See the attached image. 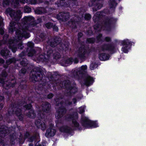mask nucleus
<instances>
[{"mask_svg":"<svg viewBox=\"0 0 146 146\" xmlns=\"http://www.w3.org/2000/svg\"><path fill=\"white\" fill-rule=\"evenodd\" d=\"M30 30L29 28H26L25 29H21L19 28L16 31L15 38L14 40H11L9 41V45L10 48H11L12 51L15 52L17 50V48L15 47L14 44L16 42H18L17 45L18 48L22 49L23 48V46L21 41L19 42V40H21L23 38H27L30 37L29 34L27 33L26 30Z\"/></svg>","mask_w":146,"mask_h":146,"instance_id":"obj_1","label":"nucleus"},{"mask_svg":"<svg viewBox=\"0 0 146 146\" xmlns=\"http://www.w3.org/2000/svg\"><path fill=\"white\" fill-rule=\"evenodd\" d=\"M82 120L83 125L86 127L96 128L98 127L96 121H90L85 117H82Z\"/></svg>","mask_w":146,"mask_h":146,"instance_id":"obj_2","label":"nucleus"},{"mask_svg":"<svg viewBox=\"0 0 146 146\" xmlns=\"http://www.w3.org/2000/svg\"><path fill=\"white\" fill-rule=\"evenodd\" d=\"M6 12L7 14H9L12 19H15L16 20L19 19L21 17V13L19 10L15 12L10 8H8L7 9Z\"/></svg>","mask_w":146,"mask_h":146,"instance_id":"obj_3","label":"nucleus"},{"mask_svg":"<svg viewBox=\"0 0 146 146\" xmlns=\"http://www.w3.org/2000/svg\"><path fill=\"white\" fill-rule=\"evenodd\" d=\"M121 43L123 46L122 48V51L124 53H127L129 48V46L131 45V42L128 40L126 39L122 41Z\"/></svg>","mask_w":146,"mask_h":146,"instance_id":"obj_4","label":"nucleus"},{"mask_svg":"<svg viewBox=\"0 0 146 146\" xmlns=\"http://www.w3.org/2000/svg\"><path fill=\"white\" fill-rule=\"evenodd\" d=\"M69 17V14L68 13L61 12L57 16L58 20H62V21L66 20Z\"/></svg>","mask_w":146,"mask_h":146,"instance_id":"obj_5","label":"nucleus"},{"mask_svg":"<svg viewBox=\"0 0 146 146\" xmlns=\"http://www.w3.org/2000/svg\"><path fill=\"white\" fill-rule=\"evenodd\" d=\"M55 129L51 127L47 129L45 133V135L48 137L53 136L55 135Z\"/></svg>","mask_w":146,"mask_h":146,"instance_id":"obj_6","label":"nucleus"},{"mask_svg":"<svg viewBox=\"0 0 146 146\" xmlns=\"http://www.w3.org/2000/svg\"><path fill=\"white\" fill-rule=\"evenodd\" d=\"M35 124L38 127L41 128L43 130H44L46 128V125L44 122L42 121L39 120L35 122Z\"/></svg>","mask_w":146,"mask_h":146,"instance_id":"obj_7","label":"nucleus"},{"mask_svg":"<svg viewBox=\"0 0 146 146\" xmlns=\"http://www.w3.org/2000/svg\"><path fill=\"white\" fill-rule=\"evenodd\" d=\"M89 54V52L84 49L79 52L78 56L80 58H84L87 56Z\"/></svg>","mask_w":146,"mask_h":146,"instance_id":"obj_8","label":"nucleus"},{"mask_svg":"<svg viewBox=\"0 0 146 146\" xmlns=\"http://www.w3.org/2000/svg\"><path fill=\"white\" fill-rule=\"evenodd\" d=\"M109 56L108 54L102 53L100 54L99 55V58L100 60L102 61H105L109 59Z\"/></svg>","mask_w":146,"mask_h":146,"instance_id":"obj_9","label":"nucleus"},{"mask_svg":"<svg viewBox=\"0 0 146 146\" xmlns=\"http://www.w3.org/2000/svg\"><path fill=\"white\" fill-rule=\"evenodd\" d=\"M33 21V18L32 17H25L23 19V24H25L26 23L30 21Z\"/></svg>","mask_w":146,"mask_h":146,"instance_id":"obj_10","label":"nucleus"},{"mask_svg":"<svg viewBox=\"0 0 146 146\" xmlns=\"http://www.w3.org/2000/svg\"><path fill=\"white\" fill-rule=\"evenodd\" d=\"M94 82L93 78L90 77H88L86 79L85 84L87 86H89L91 84Z\"/></svg>","mask_w":146,"mask_h":146,"instance_id":"obj_11","label":"nucleus"},{"mask_svg":"<svg viewBox=\"0 0 146 146\" xmlns=\"http://www.w3.org/2000/svg\"><path fill=\"white\" fill-rule=\"evenodd\" d=\"M87 67L86 65L82 66L80 68H78V71L77 73V74L82 73L84 72L87 69Z\"/></svg>","mask_w":146,"mask_h":146,"instance_id":"obj_12","label":"nucleus"},{"mask_svg":"<svg viewBox=\"0 0 146 146\" xmlns=\"http://www.w3.org/2000/svg\"><path fill=\"white\" fill-rule=\"evenodd\" d=\"M3 25V19L2 17L0 16V34L2 35L3 34L4 31L2 27Z\"/></svg>","mask_w":146,"mask_h":146,"instance_id":"obj_13","label":"nucleus"},{"mask_svg":"<svg viewBox=\"0 0 146 146\" xmlns=\"http://www.w3.org/2000/svg\"><path fill=\"white\" fill-rule=\"evenodd\" d=\"M15 23H13L12 22L10 23L9 27V31L10 32H13V29H15Z\"/></svg>","mask_w":146,"mask_h":146,"instance_id":"obj_14","label":"nucleus"},{"mask_svg":"<svg viewBox=\"0 0 146 146\" xmlns=\"http://www.w3.org/2000/svg\"><path fill=\"white\" fill-rule=\"evenodd\" d=\"M29 113L27 115L29 117L31 118H34L35 116V114L34 113V111L32 110H31L29 111Z\"/></svg>","mask_w":146,"mask_h":146,"instance_id":"obj_15","label":"nucleus"},{"mask_svg":"<svg viewBox=\"0 0 146 146\" xmlns=\"http://www.w3.org/2000/svg\"><path fill=\"white\" fill-rule=\"evenodd\" d=\"M44 106V111H47L49 109L50 107V105L48 103H46Z\"/></svg>","mask_w":146,"mask_h":146,"instance_id":"obj_16","label":"nucleus"},{"mask_svg":"<svg viewBox=\"0 0 146 146\" xmlns=\"http://www.w3.org/2000/svg\"><path fill=\"white\" fill-rule=\"evenodd\" d=\"M19 1L23 3H25L27 2V0H13V2L17 4L19 3Z\"/></svg>","mask_w":146,"mask_h":146,"instance_id":"obj_17","label":"nucleus"},{"mask_svg":"<svg viewBox=\"0 0 146 146\" xmlns=\"http://www.w3.org/2000/svg\"><path fill=\"white\" fill-rule=\"evenodd\" d=\"M8 50H6L5 51L4 50H2L1 52V54L3 56H7L9 54H8Z\"/></svg>","mask_w":146,"mask_h":146,"instance_id":"obj_18","label":"nucleus"},{"mask_svg":"<svg viewBox=\"0 0 146 146\" xmlns=\"http://www.w3.org/2000/svg\"><path fill=\"white\" fill-rule=\"evenodd\" d=\"M97 65L95 63H92L90 65V69L91 70H93L97 67Z\"/></svg>","mask_w":146,"mask_h":146,"instance_id":"obj_19","label":"nucleus"},{"mask_svg":"<svg viewBox=\"0 0 146 146\" xmlns=\"http://www.w3.org/2000/svg\"><path fill=\"white\" fill-rule=\"evenodd\" d=\"M70 93H75L77 91V89L75 87L69 89Z\"/></svg>","mask_w":146,"mask_h":146,"instance_id":"obj_20","label":"nucleus"},{"mask_svg":"<svg viewBox=\"0 0 146 146\" xmlns=\"http://www.w3.org/2000/svg\"><path fill=\"white\" fill-rule=\"evenodd\" d=\"M72 125L74 127H78L79 125L78 123L75 119H73V120Z\"/></svg>","mask_w":146,"mask_h":146,"instance_id":"obj_21","label":"nucleus"},{"mask_svg":"<svg viewBox=\"0 0 146 146\" xmlns=\"http://www.w3.org/2000/svg\"><path fill=\"white\" fill-rule=\"evenodd\" d=\"M24 11L25 13H29L31 11V9L28 7H25L24 8Z\"/></svg>","mask_w":146,"mask_h":146,"instance_id":"obj_22","label":"nucleus"},{"mask_svg":"<svg viewBox=\"0 0 146 146\" xmlns=\"http://www.w3.org/2000/svg\"><path fill=\"white\" fill-rule=\"evenodd\" d=\"M60 0V3H57V5H58V6H60V5H62V6H64L65 7V5H64L65 3H64V1L63 0Z\"/></svg>","mask_w":146,"mask_h":146,"instance_id":"obj_23","label":"nucleus"},{"mask_svg":"<svg viewBox=\"0 0 146 146\" xmlns=\"http://www.w3.org/2000/svg\"><path fill=\"white\" fill-rule=\"evenodd\" d=\"M84 106L81 107L79 108V111H78L79 113H82L83 112H84Z\"/></svg>","mask_w":146,"mask_h":146,"instance_id":"obj_24","label":"nucleus"},{"mask_svg":"<svg viewBox=\"0 0 146 146\" xmlns=\"http://www.w3.org/2000/svg\"><path fill=\"white\" fill-rule=\"evenodd\" d=\"M110 4L111 5H113V7L116 6L117 5L115 0H110Z\"/></svg>","mask_w":146,"mask_h":146,"instance_id":"obj_25","label":"nucleus"},{"mask_svg":"<svg viewBox=\"0 0 146 146\" xmlns=\"http://www.w3.org/2000/svg\"><path fill=\"white\" fill-rule=\"evenodd\" d=\"M66 128L65 127H63L60 129V131L61 132H67V130H66Z\"/></svg>","mask_w":146,"mask_h":146,"instance_id":"obj_26","label":"nucleus"},{"mask_svg":"<svg viewBox=\"0 0 146 146\" xmlns=\"http://www.w3.org/2000/svg\"><path fill=\"white\" fill-rule=\"evenodd\" d=\"M91 18V15L88 14H85V18L87 19V20H89Z\"/></svg>","mask_w":146,"mask_h":146,"instance_id":"obj_27","label":"nucleus"},{"mask_svg":"<svg viewBox=\"0 0 146 146\" xmlns=\"http://www.w3.org/2000/svg\"><path fill=\"white\" fill-rule=\"evenodd\" d=\"M21 110L20 109H18L17 111H15V113L17 115V116H19L21 115Z\"/></svg>","mask_w":146,"mask_h":146,"instance_id":"obj_28","label":"nucleus"},{"mask_svg":"<svg viewBox=\"0 0 146 146\" xmlns=\"http://www.w3.org/2000/svg\"><path fill=\"white\" fill-rule=\"evenodd\" d=\"M45 26L47 28H51L52 26V23H46L45 25Z\"/></svg>","mask_w":146,"mask_h":146,"instance_id":"obj_29","label":"nucleus"},{"mask_svg":"<svg viewBox=\"0 0 146 146\" xmlns=\"http://www.w3.org/2000/svg\"><path fill=\"white\" fill-rule=\"evenodd\" d=\"M35 52V51L33 50H32V51L28 53V55L29 56H32Z\"/></svg>","mask_w":146,"mask_h":146,"instance_id":"obj_30","label":"nucleus"},{"mask_svg":"<svg viewBox=\"0 0 146 146\" xmlns=\"http://www.w3.org/2000/svg\"><path fill=\"white\" fill-rule=\"evenodd\" d=\"M15 60V59L14 58L11 59L9 60H8L7 61V63L8 64L9 63H11V62H14Z\"/></svg>","mask_w":146,"mask_h":146,"instance_id":"obj_31","label":"nucleus"},{"mask_svg":"<svg viewBox=\"0 0 146 146\" xmlns=\"http://www.w3.org/2000/svg\"><path fill=\"white\" fill-rule=\"evenodd\" d=\"M33 43L31 42H29L28 43V46L29 47H32L33 46Z\"/></svg>","mask_w":146,"mask_h":146,"instance_id":"obj_32","label":"nucleus"},{"mask_svg":"<svg viewBox=\"0 0 146 146\" xmlns=\"http://www.w3.org/2000/svg\"><path fill=\"white\" fill-rule=\"evenodd\" d=\"M25 108L27 109H30L31 108V104H29L26 106Z\"/></svg>","mask_w":146,"mask_h":146,"instance_id":"obj_33","label":"nucleus"},{"mask_svg":"<svg viewBox=\"0 0 146 146\" xmlns=\"http://www.w3.org/2000/svg\"><path fill=\"white\" fill-rule=\"evenodd\" d=\"M60 112L58 113L57 112L56 114H55V116L56 118H58L61 117V116L60 115H59L60 113Z\"/></svg>","mask_w":146,"mask_h":146,"instance_id":"obj_34","label":"nucleus"},{"mask_svg":"<svg viewBox=\"0 0 146 146\" xmlns=\"http://www.w3.org/2000/svg\"><path fill=\"white\" fill-rule=\"evenodd\" d=\"M10 1V0H5V1H4V3L6 5H8L9 4V2Z\"/></svg>","mask_w":146,"mask_h":146,"instance_id":"obj_35","label":"nucleus"},{"mask_svg":"<svg viewBox=\"0 0 146 146\" xmlns=\"http://www.w3.org/2000/svg\"><path fill=\"white\" fill-rule=\"evenodd\" d=\"M87 40L88 42L90 43H92L94 42V40L92 38H88Z\"/></svg>","mask_w":146,"mask_h":146,"instance_id":"obj_36","label":"nucleus"},{"mask_svg":"<svg viewBox=\"0 0 146 146\" xmlns=\"http://www.w3.org/2000/svg\"><path fill=\"white\" fill-rule=\"evenodd\" d=\"M4 144L2 140L0 139V146H4Z\"/></svg>","mask_w":146,"mask_h":146,"instance_id":"obj_37","label":"nucleus"},{"mask_svg":"<svg viewBox=\"0 0 146 146\" xmlns=\"http://www.w3.org/2000/svg\"><path fill=\"white\" fill-rule=\"evenodd\" d=\"M53 96V94H50L48 96V98H52Z\"/></svg>","mask_w":146,"mask_h":146,"instance_id":"obj_38","label":"nucleus"},{"mask_svg":"<svg viewBox=\"0 0 146 146\" xmlns=\"http://www.w3.org/2000/svg\"><path fill=\"white\" fill-rule=\"evenodd\" d=\"M110 38L109 37H106L105 38L106 40L107 41H108L110 40Z\"/></svg>","mask_w":146,"mask_h":146,"instance_id":"obj_39","label":"nucleus"},{"mask_svg":"<svg viewBox=\"0 0 146 146\" xmlns=\"http://www.w3.org/2000/svg\"><path fill=\"white\" fill-rule=\"evenodd\" d=\"M73 101L74 102V104H75V103L76 102V99H74L73 100Z\"/></svg>","mask_w":146,"mask_h":146,"instance_id":"obj_40","label":"nucleus"},{"mask_svg":"<svg viewBox=\"0 0 146 146\" xmlns=\"http://www.w3.org/2000/svg\"><path fill=\"white\" fill-rule=\"evenodd\" d=\"M82 33H79L78 35V36H82Z\"/></svg>","mask_w":146,"mask_h":146,"instance_id":"obj_41","label":"nucleus"},{"mask_svg":"<svg viewBox=\"0 0 146 146\" xmlns=\"http://www.w3.org/2000/svg\"><path fill=\"white\" fill-rule=\"evenodd\" d=\"M68 60L70 62V64H71L72 61L70 59H69Z\"/></svg>","mask_w":146,"mask_h":146,"instance_id":"obj_42","label":"nucleus"},{"mask_svg":"<svg viewBox=\"0 0 146 146\" xmlns=\"http://www.w3.org/2000/svg\"><path fill=\"white\" fill-rule=\"evenodd\" d=\"M3 107V105H1V106L0 107V110H1V109H2Z\"/></svg>","mask_w":146,"mask_h":146,"instance_id":"obj_43","label":"nucleus"},{"mask_svg":"<svg viewBox=\"0 0 146 146\" xmlns=\"http://www.w3.org/2000/svg\"><path fill=\"white\" fill-rule=\"evenodd\" d=\"M1 62L2 63H3L4 62V60L2 59H1Z\"/></svg>","mask_w":146,"mask_h":146,"instance_id":"obj_44","label":"nucleus"},{"mask_svg":"<svg viewBox=\"0 0 146 146\" xmlns=\"http://www.w3.org/2000/svg\"><path fill=\"white\" fill-rule=\"evenodd\" d=\"M21 63L23 66H25V65L24 64H23V63L22 62H21Z\"/></svg>","mask_w":146,"mask_h":146,"instance_id":"obj_45","label":"nucleus"},{"mask_svg":"<svg viewBox=\"0 0 146 146\" xmlns=\"http://www.w3.org/2000/svg\"><path fill=\"white\" fill-rule=\"evenodd\" d=\"M0 82L2 83H3V82L2 81H1L0 80Z\"/></svg>","mask_w":146,"mask_h":146,"instance_id":"obj_46","label":"nucleus"},{"mask_svg":"<svg viewBox=\"0 0 146 146\" xmlns=\"http://www.w3.org/2000/svg\"><path fill=\"white\" fill-rule=\"evenodd\" d=\"M40 58H43L42 57V56H40Z\"/></svg>","mask_w":146,"mask_h":146,"instance_id":"obj_47","label":"nucleus"},{"mask_svg":"<svg viewBox=\"0 0 146 146\" xmlns=\"http://www.w3.org/2000/svg\"><path fill=\"white\" fill-rule=\"evenodd\" d=\"M0 131H1V132H3V130L2 131V130H0Z\"/></svg>","mask_w":146,"mask_h":146,"instance_id":"obj_48","label":"nucleus"},{"mask_svg":"<svg viewBox=\"0 0 146 146\" xmlns=\"http://www.w3.org/2000/svg\"><path fill=\"white\" fill-rule=\"evenodd\" d=\"M19 119H20V120H22V118H20L19 117Z\"/></svg>","mask_w":146,"mask_h":146,"instance_id":"obj_49","label":"nucleus"},{"mask_svg":"<svg viewBox=\"0 0 146 146\" xmlns=\"http://www.w3.org/2000/svg\"><path fill=\"white\" fill-rule=\"evenodd\" d=\"M94 1H97L98 0H93Z\"/></svg>","mask_w":146,"mask_h":146,"instance_id":"obj_50","label":"nucleus"},{"mask_svg":"<svg viewBox=\"0 0 146 146\" xmlns=\"http://www.w3.org/2000/svg\"><path fill=\"white\" fill-rule=\"evenodd\" d=\"M34 80H35V81H36V80L35 79V78L34 79Z\"/></svg>","mask_w":146,"mask_h":146,"instance_id":"obj_51","label":"nucleus"},{"mask_svg":"<svg viewBox=\"0 0 146 146\" xmlns=\"http://www.w3.org/2000/svg\"><path fill=\"white\" fill-rule=\"evenodd\" d=\"M95 16H94V18L95 17Z\"/></svg>","mask_w":146,"mask_h":146,"instance_id":"obj_52","label":"nucleus"},{"mask_svg":"<svg viewBox=\"0 0 146 146\" xmlns=\"http://www.w3.org/2000/svg\"><path fill=\"white\" fill-rule=\"evenodd\" d=\"M1 135V132L0 133V135Z\"/></svg>","mask_w":146,"mask_h":146,"instance_id":"obj_53","label":"nucleus"}]
</instances>
